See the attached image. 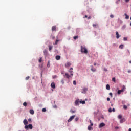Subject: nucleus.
<instances>
[{"label": "nucleus", "instance_id": "53", "mask_svg": "<svg viewBox=\"0 0 131 131\" xmlns=\"http://www.w3.org/2000/svg\"><path fill=\"white\" fill-rule=\"evenodd\" d=\"M88 20H90V19H91V16H89V17H88Z\"/></svg>", "mask_w": 131, "mask_h": 131}, {"label": "nucleus", "instance_id": "29", "mask_svg": "<svg viewBox=\"0 0 131 131\" xmlns=\"http://www.w3.org/2000/svg\"><path fill=\"white\" fill-rule=\"evenodd\" d=\"M120 49H123V45H121L119 46Z\"/></svg>", "mask_w": 131, "mask_h": 131}, {"label": "nucleus", "instance_id": "22", "mask_svg": "<svg viewBox=\"0 0 131 131\" xmlns=\"http://www.w3.org/2000/svg\"><path fill=\"white\" fill-rule=\"evenodd\" d=\"M121 93H122V92L121 90H118L117 94H118V95H120V94H121Z\"/></svg>", "mask_w": 131, "mask_h": 131}, {"label": "nucleus", "instance_id": "32", "mask_svg": "<svg viewBox=\"0 0 131 131\" xmlns=\"http://www.w3.org/2000/svg\"><path fill=\"white\" fill-rule=\"evenodd\" d=\"M29 78H30V77L28 76L26 77V80H28V79H29Z\"/></svg>", "mask_w": 131, "mask_h": 131}, {"label": "nucleus", "instance_id": "50", "mask_svg": "<svg viewBox=\"0 0 131 131\" xmlns=\"http://www.w3.org/2000/svg\"><path fill=\"white\" fill-rule=\"evenodd\" d=\"M50 62H48V64H47V66H48V67H50Z\"/></svg>", "mask_w": 131, "mask_h": 131}, {"label": "nucleus", "instance_id": "26", "mask_svg": "<svg viewBox=\"0 0 131 131\" xmlns=\"http://www.w3.org/2000/svg\"><path fill=\"white\" fill-rule=\"evenodd\" d=\"M52 49H53V46H49V51H51Z\"/></svg>", "mask_w": 131, "mask_h": 131}, {"label": "nucleus", "instance_id": "27", "mask_svg": "<svg viewBox=\"0 0 131 131\" xmlns=\"http://www.w3.org/2000/svg\"><path fill=\"white\" fill-rule=\"evenodd\" d=\"M123 109H125V110L127 109V106L125 105H123Z\"/></svg>", "mask_w": 131, "mask_h": 131}, {"label": "nucleus", "instance_id": "17", "mask_svg": "<svg viewBox=\"0 0 131 131\" xmlns=\"http://www.w3.org/2000/svg\"><path fill=\"white\" fill-rule=\"evenodd\" d=\"M124 91H125V86H123L122 89L121 90V92H122V93H123Z\"/></svg>", "mask_w": 131, "mask_h": 131}, {"label": "nucleus", "instance_id": "25", "mask_svg": "<svg viewBox=\"0 0 131 131\" xmlns=\"http://www.w3.org/2000/svg\"><path fill=\"white\" fill-rule=\"evenodd\" d=\"M80 104H85V101H80Z\"/></svg>", "mask_w": 131, "mask_h": 131}, {"label": "nucleus", "instance_id": "30", "mask_svg": "<svg viewBox=\"0 0 131 131\" xmlns=\"http://www.w3.org/2000/svg\"><path fill=\"white\" fill-rule=\"evenodd\" d=\"M74 39H77V38H78V36H75L74 37Z\"/></svg>", "mask_w": 131, "mask_h": 131}, {"label": "nucleus", "instance_id": "23", "mask_svg": "<svg viewBox=\"0 0 131 131\" xmlns=\"http://www.w3.org/2000/svg\"><path fill=\"white\" fill-rule=\"evenodd\" d=\"M23 106H24V107H26L27 106V103H26V102H24Z\"/></svg>", "mask_w": 131, "mask_h": 131}, {"label": "nucleus", "instance_id": "20", "mask_svg": "<svg viewBox=\"0 0 131 131\" xmlns=\"http://www.w3.org/2000/svg\"><path fill=\"white\" fill-rule=\"evenodd\" d=\"M92 126H91L90 125L88 126V130H92Z\"/></svg>", "mask_w": 131, "mask_h": 131}, {"label": "nucleus", "instance_id": "5", "mask_svg": "<svg viewBox=\"0 0 131 131\" xmlns=\"http://www.w3.org/2000/svg\"><path fill=\"white\" fill-rule=\"evenodd\" d=\"M65 78H67L68 79H69L70 77L71 78V76L69 75L68 73H66L65 75L63 76Z\"/></svg>", "mask_w": 131, "mask_h": 131}, {"label": "nucleus", "instance_id": "46", "mask_svg": "<svg viewBox=\"0 0 131 131\" xmlns=\"http://www.w3.org/2000/svg\"><path fill=\"white\" fill-rule=\"evenodd\" d=\"M75 121H78V118H76L75 119Z\"/></svg>", "mask_w": 131, "mask_h": 131}, {"label": "nucleus", "instance_id": "7", "mask_svg": "<svg viewBox=\"0 0 131 131\" xmlns=\"http://www.w3.org/2000/svg\"><path fill=\"white\" fill-rule=\"evenodd\" d=\"M105 124L104 123H101L99 125V128H101V127L105 126Z\"/></svg>", "mask_w": 131, "mask_h": 131}, {"label": "nucleus", "instance_id": "16", "mask_svg": "<svg viewBox=\"0 0 131 131\" xmlns=\"http://www.w3.org/2000/svg\"><path fill=\"white\" fill-rule=\"evenodd\" d=\"M124 15L125 16V19H129V16L126 13H125Z\"/></svg>", "mask_w": 131, "mask_h": 131}, {"label": "nucleus", "instance_id": "18", "mask_svg": "<svg viewBox=\"0 0 131 131\" xmlns=\"http://www.w3.org/2000/svg\"><path fill=\"white\" fill-rule=\"evenodd\" d=\"M30 114H34V111L33 110H30Z\"/></svg>", "mask_w": 131, "mask_h": 131}, {"label": "nucleus", "instance_id": "2", "mask_svg": "<svg viewBox=\"0 0 131 131\" xmlns=\"http://www.w3.org/2000/svg\"><path fill=\"white\" fill-rule=\"evenodd\" d=\"M28 127H29V128H30V129H32L33 127L32 126V124H30L28 125L25 126V129H28Z\"/></svg>", "mask_w": 131, "mask_h": 131}, {"label": "nucleus", "instance_id": "61", "mask_svg": "<svg viewBox=\"0 0 131 131\" xmlns=\"http://www.w3.org/2000/svg\"><path fill=\"white\" fill-rule=\"evenodd\" d=\"M122 121V120H120V122H121V121Z\"/></svg>", "mask_w": 131, "mask_h": 131}, {"label": "nucleus", "instance_id": "33", "mask_svg": "<svg viewBox=\"0 0 131 131\" xmlns=\"http://www.w3.org/2000/svg\"><path fill=\"white\" fill-rule=\"evenodd\" d=\"M73 83L74 85H76V81H73Z\"/></svg>", "mask_w": 131, "mask_h": 131}, {"label": "nucleus", "instance_id": "6", "mask_svg": "<svg viewBox=\"0 0 131 131\" xmlns=\"http://www.w3.org/2000/svg\"><path fill=\"white\" fill-rule=\"evenodd\" d=\"M79 103H80L79 99H77L75 102V106H78V105H79Z\"/></svg>", "mask_w": 131, "mask_h": 131}, {"label": "nucleus", "instance_id": "41", "mask_svg": "<svg viewBox=\"0 0 131 131\" xmlns=\"http://www.w3.org/2000/svg\"><path fill=\"white\" fill-rule=\"evenodd\" d=\"M109 95H110V96H111V98H112V97H113L112 93L110 92V93H109Z\"/></svg>", "mask_w": 131, "mask_h": 131}, {"label": "nucleus", "instance_id": "38", "mask_svg": "<svg viewBox=\"0 0 131 131\" xmlns=\"http://www.w3.org/2000/svg\"><path fill=\"white\" fill-rule=\"evenodd\" d=\"M93 27L95 28L96 26H98V24L96 25V24H93Z\"/></svg>", "mask_w": 131, "mask_h": 131}, {"label": "nucleus", "instance_id": "35", "mask_svg": "<svg viewBox=\"0 0 131 131\" xmlns=\"http://www.w3.org/2000/svg\"><path fill=\"white\" fill-rule=\"evenodd\" d=\"M108 112H110V113L112 112V109L111 108H110L108 109Z\"/></svg>", "mask_w": 131, "mask_h": 131}, {"label": "nucleus", "instance_id": "39", "mask_svg": "<svg viewBox=\"0 0 131 131\" xmlns=\"http://www.w3.org/2000/svg\"><path fill=\"white\" fill-rule=\"evenodd\" d=\"M123 40H124V41L127 40V38H126V37H124Z\"/></svg>", "mask_w": 131, "mask_h": 131}, {"label": "nucleus", "instance_id": "58", "mask_svg": "<svg viewBox=\"0 0 131 131\" xmlns=\"http://www.w3.org/2000/svg\"><path fill=\"white\" fill-rule=\"evenodd\" d=\"M128 131H131V128H129Z\"/></svg>", "mask_w": 131, "mask_h": 131}, {"label": "nucleus", "instance_id": "40", "mask_svg": "<svg viewBox=\"0 0 131 131\" xmlns=\"http://www.w3.org/2000/svg\"><path fill=\"white\" fill-rule=\"evenodd\" d=\"M70 112H71V113H74L75 112V111H73V110H71L70 111Z\"/></svg>", "mask_w": 131, "mask_h": 131}, {"label": "nucleus", "instance_id": "15", "mask_svg": "<svg viewBox=\"0 0 131 131\" xmlns=\"http://www.w3.org/2000/svg\"><path fill=\"white\" fill-rule=\"evenodd\" d=\"M91 71H92V72H96V69L94 68L93 66H91Z\"/></svg>", "mask_w": 131, "mask_h": 131}, {"label": "nucleus", "instance_id": "34", "mask_svg": "<svg viewBox=\"0 0 131 131\" xmlns=\"http://www.w3.org/2000/svg\"><path fill=\"white\" fill-rule=\"evenodd\" d=\"M42 112H46V111H47V109L42 108Z\"/></svg>", "mask_w": 131, "mask_h": 131}, {"label": "nucleus", "instance_id": "13", "mask_svg": "<svg viewBox=\"0 0 131 131\" xmlns=\"http://www.w3.org/2000/svg\"><path fill=\"white\" fill-rule=\"evenodd\" d=\"M65 66H66V67H69V66H71V63H70V62H67L65 64Z\"/></svg>", "mask_w": 131, "mask_h": 131}, {"label": "nucleus", "instance_id": "37", "mask_svg": "<svg viewBox=\"0 0 131 131\" xmlns=\"http://www.w3.org/2000/svg\"><path fill=\"white\" fill-rule=\"evenodd\" d=\"M90 122L91 123V126H93V125H94V123L92 122V121H90Z\"/></svg>", "mask_w": 131, "mask_h": 131}, {"label": "nucleus", "instance_id": "36", "mask_svg": "<svg viewBox=\"0 0 131 131\" xmlns=\"http://www.w3.org/2000/svg\"><path fill=\"white\" fill-rule=\"evenodd\" d=\"M28 121L30 122V123H31V118L28 119Z\"/></svg>", "mask_w": 131, "mask_h": 131}, {"label": "nucleus", "instance_id": "3", "mask_svg": "<svg viewBox=\"0 0 131 131\" xmlns=\"http://www.w3.org/2000/svg\"><path fill=\"white\" fill-rule=\"evenodd\" d=\"M74 117H75V115H73L70 117V118L68 120V122H71V121H72L73 119H74Z\"/></svg>", "mask_w": 131, "mask_h": 131}, {"label": "nucleus", "instance_id": "52", "mask_svg": "<svg viewBox=\"0 0 131 131\" xmlns=\"http://www.w3.org/2000/svg\"><path fill=\"white\" fill-rule=\"evenodd\" d=\"M118 128H119L118 127H117V126L115 127V129H118Z\"/></svg>", "mask_w": 131, "mask_h": 131}, {"label": "nucleus", "instance_id": "57", "mask_svg": "<svg viewBox=\"0 0 131 131\" xmlns=\"http://www.w3.org/2000/svg\"><path fill=\"white\" fill-rule=\"evenodd\" d=\"M85 18H88V15H85Z\"/></svg>", "mask_w": 131, "mask_h": 131}, {"label": "nucleus", "instance_id": "42", "mask_svg": "<svg viewBox=\"0 0 131 131\" xmlns=\"http://www.w3.org/2000/svg\"><path fill=\"white\" fill-rule=\"evenodd\" d=\"M110 17H111V18H114V15H113V14H111V15H110Z\"/></svg>", "mask_w": 131, "mask_h": 131}, {"label": "nucleus", "instance_id": "56", "mask_svg": "<svg viewBox=\"0 0 131 131\" xmlns=\"http://www.w3.org/2000/svg\"><path fill=\"white\" fill-rule=\"evenodd\" d=\"M46 53H47V51L45 50V51H44V54H46Z\"/></svg>", "mask_w": 131, "mask_h": 131}, {"label": "nucleus", "instance_id": "45", "mask_svg": "<svg viewBox=\"0 0 131 131\" xmlns=\"http://www.w3.org/2000/svg\"><path fill=\"white\" fill-rule=\"evenodd\" d=\"M112 111H113V112H115V108H113Z\"/></svg>", "mask_w": 131, "mask_h": 131}, {"label": "nucleus", "instance_id": "60", "mask_svg": "<svg viewBox=\"0 0 131 131\" xmlns=\"http://www.w3.org/2000/svg\"><path fill=\"white\" fill-rule=\"evenodd\" d=\"M61 74H64V73H63V72H61Z\"/></svg>", "mask_w": 131, "mask_h": 131}, {"label": "nucleus", "instance_id": "8", "mask_svg": "<svg viewBox=\"0 0 131 131\" xmlns=\"http://www.w3.org/2000/svg\"><path fill=\"white\" fill-rule=\"evenodd\" d=\"M51 86L52 89H55L56 88V85L55 84L54 82H52L51 84Z\"/></svg>", "mask_w": 131, "mask_h": 131}, {"label": "nucleus", "instance_id": "21", "mask_svg": "<svg viewBox=\"0 0 131 131\" xmlns=\"http://www.w3.org/2000/svg\"><path fill=\"white\" fill-rule=\"evenodd\" d=\"M42 60V57H40L39 59L38 60L39 63H41Z\"/></svg>", "mask_w": 131, "mask_h": 131}, {"label": "nucleus", "instance_id": "28", "mask_svg": "<svg viewBox=\"0 0 131 131\" xmlns=\"http://www.w3.org/2000/svg\"><path fill=\"white\" fill-rule=\"evenodd\" d=\"M59 40H58V39L56 40V41H55V45H58V42H59Z\"/></svg>", "mask_w": 131, "mask_h": 131}, {"label": "nucleus", "instance_id": "47", "mask_svg": "<svg viewBox=\"0 0 131 131\" xmlns=\"http://www.w3.org/2000/svg\"><path fill=\"white\" fill-rule=\"evenodd\" d=\"M130 0H125V3H128Z\"/></svg>", "mask_w": 131, "mask_h": 131}, {"label": "nucleus", "instance_id": "63", "mask_svg": "<svg viewBox=\"0 0 131 131\" xmlns=\"http://www.w3.org/2000/svg\"><path fill=\"white\" fill-rule=\"evenodd\" d=\"M128 53H129V51H128Z\"/></svg>", "mask_w": 131, "mask_h": 131}, {"label": "nucleus", "instance_id": "59", "mask_svg": "<svg viewBox=\"0 0 131 131\" xmlns=\"http://www.w3.org/2000/svg\"><path fill=\"white\" fill-rule=\"evenodd\" d=\"M129 63L130 64H131V60H130V61H129Z\"/></svg>", "mask_w": 131, "mask_h": 131}, {"label": "nucleus", "instance_id": "31", "mask_svg": "<svg viewBox=\"0 0 131 131\" xmlns=\"http://www.w3.org/2000/svg\"><path fill=\"white\" fill-rule=\"evenodd\" d=\"M112 81H114V82H116V81L115 80V77L112 78Z\"/></svg>", "mask_w": 131, "mask_h": 131}, {"label": "nucleus", "instance_id": "14", "mask_svg": "<svg viewBox=\"0 0 131 131\" xmlns=\"http://www.w3.org/2000/svg\"><path fill=\"white\" fill-rule=\"evenodd\" d=\"M56 60H59L61 59V56L60 55H57L55 57Z\"/></svg>", "mask_w": 131, "mask_h": 131}, {"label": "nucleus", "instance_id": "51", "mask_svg": "<svg viewBox=\"0 0 131 131\" xmlns=\"http://www.w3.org/2000/svg\"><path fill=\"white\" fill-rule=\"evenodd\" d=\"M128 73H131V71H130V70H129L128 71Z\"/></svg>", "mask_w": 131, "mask_h": 131}, {"label": "nucleus", "instance_id": "1", "mask_svg": "<svg viewBox=\"0 0 131 131\" xmlns=\"http://www.w3.org/2000/svg\"><path fill=\"white\" fill-rule=\"evenodd\" d=\"M81 52L82 54H88V49L84 46H81Z\"/></svg>", "mask_w": 131, "mask_h": 131}, {"label": "nucleus", "instance_id": "10", "mask_svg": "<svg viewBox=\"0 0 131 131\" xmlns=\"http://www.w3.org/2000/svg\"><path fill=\"white\" fill-rule=\"evenodd\" d=\"M57 28V27L56 26H53L52 27V31H56V29Z\"/></svg>", "mask_w": 131, "mask_h": 131}, {"label": "nucleus", "instance_id": "9", "mask_svg": "<svg viewBox=\"0 0 131 131\" xmlns=\"http://www.w3.org/2000/svg\"><path fill=\"white\" fill-rule=\"evenodd\" d=\"M83 91L82 92V94H85V93H86V91H88V88H83Z\"/></svg>", "mask_w": 131, "mask_h": 131}, {"label": "nucleus", "instance_id": "44", "mask_svg": "<svg viewBox=\"0 0 131 131\" xmlns=\"http://www.w3.org/2000/svg\"><path fill=\"white\" fill-rule=\"evenodd\" d=\"M61 82L62 84H64V80H61Z\"/></svg>", "mask_w": 131, "mask_h": 131}, {"label": "nucleus", "instance_id": "19", "mask_svg": "<svg viewBox=\"0 0 131 131\" xmlns=\"http://www.w3.org/2000/svg\"><path fill=\"white\" fill-rule=\"evenodd\" d=\"M106 90H110V85L109 84H107L106 86Z\"/></svg>", "mask_w": 131, "mask_h": 131}, {"label": "nucleus", "instance_id": "4", "mask_svg": "<svg viewBox=\"0 0 131 131\" xmlns=\"http://www.w3.org/2000/svg\"><path fill=\"white\" fill-rule=\"evenodd\" d=\"M72 70H73V68H71L70 69V70L69 71V72H70V73L71 76H73V71H72Z\"/></svg>", "mask_w": 131, "mask_h": 131}, {"label": "nucleus", "instance_id": "49", "mask_svg": "<svg viewBox=\"0 0 131 131\" xmlns=\"http://www.w3.org/2000/svg\"><path fill=\"white\" fill-rule=\"evenodd\" d=\"M107 101H110V98L107 97Z\"/></svg>", "mask_w": 131, "mask_h": 131}, {"label": "nucleus", "instance_id": "12", "mask_svg": "<svg viewBox=\"0 0 131 131\" xmlns=\"http://www.w3.org/2000/svg\"><path fill=\"white\" fill-rule=\"evenodd\" d=\"M23 123H24V124H25V125H27V124H28V121H27V120L26 119H24Z\"/></svg>", "mask_w": 131, "mask_h": 131}, {"label": "nucleus", "instance_id": "43", "mask_svg": "<svg viewBox=\"0 0 131 131\" xmlns=\"http://www.w3.org/2000/svg\"><path fill=\"white\" fill-rule=\"evenodd\" d=\"M53 78H54V79L57 78V76H56V75L53 76Z\"/></svg>", "mask_w": 131, "mask_h": 131}, {"label": "nucleus", "instance_id": "48", "mask_svg": "<svg viewBox=\"0 0 131 131\" xmlns=\"http://www.w3.org/2000/svg\"><path fill=\"white\" fill-rule=\"evenodd\" d=\"M103 70H104V71H108V70H107V69H106V68H104L103 69Z\"/></svg>", "mask_w": 131, "mask_h": 131}, {"label": "nucleus", "instance_id": "55", "mask_svg": "<svg viewBox=\"0 0 131 131\" xmlns=\"http://www.w3.org/2000/svg\"><path fill=\"white\" fill-rule=\"evenodd\" d=\"M94 66H96L97 65V63H94Z\"/></svg>", "mask_w": 131, "mask_h": 131}, {"label": "nucleus", "instance_id": "11", "mask_svg": "<svg viewBox=\"0 0 131 131\" xmlns=\"http://www.w3.org/2000/svg\"><path fill=\"white\" fill-rule=\"evenodd\" d=\"M116 38L118 39L120 37V35H119V34L118 33V32H116Z\"/></svg>", "mask_w": 131, "mask_h": 131}, {"label": "nucleus", "instance_id": "54", "mask_svg": "<svg viewBox=\"0 0 131 131\" xmlns=\"http://www.w3.org/2000/svg\"><path fill=\"white\" fill-rule=\"evenodd\" d=\"M55 38H56V37H55V36H53V37H52V39H55Z\"/></svg>", "mask_w": 131, "mask_h": 131}, {"label": "nucleus", "instance_id": "62", "mask_svg": "<svg viewBox=\"0 0 131 131\" xmlns=\"http://www.w3.org/2000/svg\"><path fill=\"white\" fill-rule=\"evenodd\" d=\"M111 106H113V104H111Z\"/></svg>", "mask_w": 131, "mask_h": 131}, {"label": "nucleus", "instance_id": "24", "mask_svg": "<svg viewBox=\"0 0 131 131\" xmlns=\"http://www.w3.org/2000/svg\"><path fill=\"white\" fill-rule=\"evenodd\" d=\"M118 118H119V119H121V118H122V116H121V115H119Z\"/></svg>", "mask_w": 131, "mask_h": 131}]
</instances>
